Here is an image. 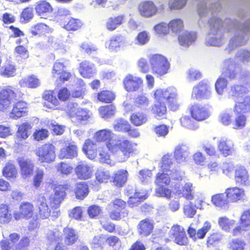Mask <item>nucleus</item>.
Returning a JSON list of instances; mask_svg holds the SVG:
<instances>
[{
    "instance_id": "obj_1",
    "label": "nucleus",
    "mask_w": 250,
    "mask_h": 250,
    "mask_svg": "<svg viewBox=\"0 0 250 250\" xmlns=\"http://www.w3.org/2000/svg\"><path fill=\"white\" fill-rule=\"evenodd\" d=\"M114 133L108 129H101L95 134L97 142H104L108 150L120 161L124 162L136 151L137 144L127 138L113 139Z\"/></svg>"
},
{
    "instance_id": "obj_2",
    "label": "nucleus",
    "mask_w": 250,
    "mask_h": 250,
    "mask_svg": "<svg viewBox=\"0 0 250 250\" xmlns=\"http://www.w3.org/2000/svg\"><path fill=\"white\" fill-rule=\"evenodd\" d=\"M153 98L155 102L151 106L150 111L157 120L167 118V110L164 101L167 102L169 109L172 111H176L180 108L179 98L177 92L173 89H157L153 92Z\"/></svg>"
},
{
    "instance_id": "obj_3",
    "label": "nucleus",
    "mask_w": 250,
    "mask_h": 250,
    "mask_svg": "<svg viewBox=\"0 0 250 250\" xmlns=\"http://www.w3.org/2000/svg\"><path fill=\"white\" fill-rule=\"evenodd\" d=\"M68 184L55 185L54 188V193L51 194L48 198V205L44 196H42L38 198V216L41 219H45L49 217L57 218L60 211L59 208L61 204L65 198L66 191L69 188Z\"/></svg>"
},
{
    "instance_id": "obj_4",
    "label": "nucleus",
    "mask_w": 250,
    "mask_h": 250,
    "mask_svg": "<svg viewBox=\"0 0 250 250\" xmlns=\"http://www.w3.org/2000/svg\"><path fill=\"white\" fill-rule=\"evenodd\" d=\"M172 157L171 154H166L162 158L160 171L157 173L155 183L159 187L167 186L170 183V178L177 181L183 179V175L180 170L171 169L172 165Z\"/></svg>"
},
{
    "instance_id": "obj_5",
    "label": "nucleus",
    "mask_w": 250,
    "mask_h": 250,
    "mask_svg": "<svg viewBox=\"0 0 250 250\" xmlns=\"http://www.w3.org/2000/svg\"><path fill=\"white\" fill-rule=\"evenodd\" d=\"M24 94L19 89L11 86L4 87L0 90V111L9 108L13 101L22 98Z\"/></svg>"
},
{
    "instance_id": "obj_6",
    "label": "nucleus",
    "mask_w": 250,
    "mask_h": 250,
    "mask_svg": "<svg viewBox=\"0 0 250 250\" xmlns=\"http://www.w3.org/2000/svg\"><path fill=\"white\" fill-rule=\"evenodd\" d=\"M234 112L238 114L235 118L233 128L240 129L246 125L247 118L244 113H250V96H246L242 102H237L234 107Z\"/></svg>"
},
{
    "instance_id": "obj_7",
    "label": "nucleus",
    "mask_w": 250,
    "mask_h": 250,
    "mask_svg": "<svg viewBox=\"0 0 250 250\" xmlns=\"http://www.w3.org/2000/svg\"><path fill=\"white\" fill-rule=\"evenodd\" d=\"M56 147L52 143H46L36 149L35 154L40 163L50 164L56 159Z\"/></svg>"
},
{
    "instance_id": "obj_8",
    "label": "nucleus",
    "mask_w": 250,
    "mask_h": 250,
    "mask_svg": "<svg viewBox=\"0 0 250 250\" xmlns=\"http://www.w3.org/2000/svg\"><path fill=\"white\" fill-rule=\"evenodd\" d=\"M149 61L154 74L162 76L167 73L170 64L164 56L159 54H153L149 57Z\"/></svg>"
},
{
    "instance_id": "obj_9",
    "label": "nucleus",
    "mask_w": 250,
    "mask_h": 250,
    "mask_svg": "<svg viewBox=\"0 0 250 250\" xmlns=\"http://www.w3.org/2000/svg\"><path fill=\"white\" fill-rule=\"evenodd\" d=\"M113 209L109 212L111 220L119 221L128 215L125 201L120 198H116L111 202Z\"/></svg>"
},
{
    "instance_id": "obj_10",
    "label": "nucleus",
    "mask_w": 250,
    "mask_h": 250,
    "mask_svg": "<svg viewBox=\"0 0 250 250\" xmlns=\"http://www.w3.org/2000/svg\"><path fill=\"white\" fill-rule=\"evenodd\" d=\"M62 12L60 20L64 29L68 31H76L82 28L83 22L80 19L70 17L71 14L68 10H64Z\"/></svg>"
},
{
    "instance_id": "obj_11",
    "label": "nucleus",
    "mask_w": 250,
    "mask_h": 250,
    "mask_svg": "<svg viewBox=\"0 0 250 250\" xmlns=\"http://www.w3.org/2000/svg\"><path fill=\"white\" fill-rule=\"evenodd\" d=\"M170 237L175 243L180 246H187L189 242L185 229L178 224H174L170 230Z\"/></svg>"
},
{
    "instance_id": "obj_12",
    "label": "nucleus",
    "mask_w": 250,
    "mask_h": 250,
    "mask_svg": "<svg viewBox=\"0 0 250 250\" xmlns=\"http://www.w3.org/2000/svg\"><path fill=\"white\" fill-rule=\"evenodd\" d=\"M37 217L35 212L34 205L29 202H23L19 206V211H15L13 217L16 220H19L22 218L29 220Z\"/></svg>"
},
{
    "instance_id": "obj_13",
    "label": "nucleus",
    "mask_w": 250,
    "mask_h": 250,
    "mask_svg": "<svg viewBox=\"0 0 250 250\" xmlns=\"http://www.w3.org/2000/svg\"><path fill=\"white\" fill-rule=\"evenodd\" d=\"M210 93V85L205 80H202L194 86L191 98L196 100L208 99Z\"/></svg>"
},
{
    "instance_id": "obj_14",
    "label": "nucleus",
    "mask_w": 250,
    "mask_h": 250,
    "mask_svg": "<svg viewBox=\"0 0 250 250\" xmlns=\"http://www.w3.org/2000/svg\"><path fill=\"white\" fill-rule=\"evenodd\" d=\"M188 110L191 117L197 121L205 120L210 116L208 109L199 103L192 104Z\"/></svg>"
},
{
    "instance_id": "obj_15",
    "label": "nucleus",
    "mask_w": 250,
    "mask_h": 250,
    "mask_svg": "<svg viewBox=\"0 0 250 250\" xmlns=\"http://www.w3.org/2000/svg\"><path fill=\"white\" fill-rule=\"evenodd\" d=\"M17 162L20 167V175L24 179L31 177L34 171L35 164L33 162L24 157H19Z\"/></svg>"
},
{
    "instance_id": "obj_16",
    "label": "nucleus",
    "mask_w": 250,
    "mask_h": 250,
    "mask_svg": "<svg viewBox=\"0 0 250 250\" xmlns=\"http://www.w3.org/2000/svg\"><path fill=\"white\" fill-rule=\"evenodd\" d=\"M123 83L124 88L127 92H134L143 86L144 81L141 77L128 74L125 76Z\"/></svg>"
},
{
    "instance_id": "obj_17",
    "label": "nucleus",
    "mask_w": 250,
    "mask_h": 250,
    "mask_svg": "<svg viewBox=\"0 0 250 250\" xmlns=\"http://www.w3.org/2000/svg\"><path fill=\"white\" fill-rule=\"evenodd\" d=\"M154 228V221L149 218H146L139 221L137 226V229L140 236L147 237L153 232Z\"/></svg>"
},
{
    "instance_id": "obj_18",
    "label": "nucleus",
    "mask_w": 250,
    "mask_h": 250,
    "mask_svg": "<svg viewBox=\"0 0 250 250\" xmlns=\"http://www.w3.org/2000/svg\"><path fill=\"white\" fill-rule=\"evenodd\" d=\"M28 113V104L22 100H19L13 104L10 112V116L13 119H18Z\"/></svg>"
},
{
    "instance_id": "obj_19",
    "label": "nucleus",
    "mask_w": 250,
    "mask_h": 250,
    "mask_svg": "<svg viewBox=\"0 0 250 250\" xmlns=\"http://www.w3.org/2000/svg\"><path fill=\"white\" fill-rule=\"evenodd\" d=\"M211 223L208 221L205 222L201 228L196 231V229L188 227L187 232L189 236L194 241L197 239H202L205 238L207 232L211 229Z\"/></svg>"
},
{
    "instance_id": "obj_20",
    "label": "nucleus",
    "mask_w": 250,
    "mask_h": 250,
    "mask_svg": "<svg viewBox=\"0 0 250 250\" xmlns=\"http://www.w3.org/2000/svg\"><path fill=\"white\" fill-rule=\"evenodd\" d=\"M235 182L239 186H247L249 183V174L246 168L242 166H237L234 170Z\"/></svg>"
},
{
    "instance_id": "obj_21",
    "label": "nucleus",
    "mask_w": 250,
    "mask_h": 250,
    "mask_svg": "<svg viewBox=\"0 0 250 250\" xmlns=\"http://www.w3.org/2000/svg\"><path fill=\"white\" fill-rule=\"evenodd\" d=\"M230 203H236L242 200L245 192L243 188L237 187H229L225 192Z\"/></svg>"
},
{
    "instance_id": "obj_22",
    "label": "nucleus",
    "mask_w": 250,
    "mask_h": 250,
    "mask_svg": "<svg viewBox=\"0 0 250 250\" xmlns=\"http://www.w3.org/2000/svg\"><path fill=\"white\" fill-rule=\"evenodd\" d=\"M75 174L80 180H87L92 175L91 167L86 163H79L75 168Z\"/></svg>"
},
{
    "instance_id": "obj_23",
    "label": "nucleus",
    "mask_w": 250,
    "mask_h": 250,
    "mask_svg": "<svg viewBox=\"0 0 250 250\" xmlns=\"http://www.w3.org/2000/svg\"><path fill=\"white\" fill-rule=\"evenodd\" d=\"M139 10L142 16L148 18L156 15L158 8L153 2L145 1L139 5Z\"/></svg>"
},
{
    "instance_id": "obj_24",
    "label": "nucleus",
    "mask_w": 250,
    "mask_h": 250,
    "mask_svg": "<svg viewBox=\"0 0 250 250\" xmlns=\"http://www.w3.org/2000/svg\"><path fill=\"white\" fill-rule=\"evenodd\" d=\"M128 173L126 169H120L113 173L111 182L118 188L123 187L127 182Z\"/></svg>"
},
{
    "instance_id": "obj_25",
    "label": "nucleus",
    "mask_w": 250,
    "mask_h": 250,
    "mask_svg": "<svg viewBox=\"0 0 250 250\" xmlns=\"http://www.w3.org/2000/svg\"><path fill=\"white\" fill-rule=\"evenodd\" d=\"M125 17L123 14L110 17L106 21L105 28L109 31H114L119 26L125 23Z\"/></svg>"
},
{
    "instance_id": "obj_26",
    "label": "nucleus",
    "mask_w": 250,
    "mask_h": 250,
    "mask_svg": "<svg viewBox=\"0 0 250 250\" xmlns=\"http://www.w3.org/2000/svg\"><path fill=\"white\" fill-rule=\"evenodd\" d=\"M78 155V148L76 145L69 144L67 146L61 148L59 151L58 157L60 159H72Z\"/></svg>"
},
{
    "instance_id": "obj_27",
    "label": "nucleus",
    "mask_w": 250,
    "mask_h": 250,
    "mask_svg": "<svg viewBox=\"0 0 250 250\" xmlns=\"http://www.w3.org/2000/svg\"><path fill=\"white\" fill-rule=\"evenodd\" d=\"M35 10L39 16H44L53 11L51 4L47 0H40L35 3Z\"/></svg>"
},
{
    "instance_id": "obj_28",
    "label": "nucleus",
    "mask_w": 250,
    "mask_h": 250,
    "mask_svg": "<svg viewBox=\"0 0 250 250\" xmlns=\"http://www.w3.org/2000/svg\"><path fill=\"white\" fill-rule=\"evenodd\" d=\"M73 192L76 199L83 200L89 192V186L87 182H79L75 184Z\"/></svg>"
},
{
    "instance_id": "obj_29",
    "label": "nucleus",
    "mask_w": 250,
    "mask_h": 250,
    "mask_svg": "<svg viewBox=\"0 0 250 250\" xmlns=\"http://www.w3.org/2000/svg\"><path fill=\"white\" fill-rule=\"evenodd\" d=\"M63 240L67 246H72L75 244L79 238L76 230L71 227H66L63 229Z\"/></svg>"
},
{
    "instance_id": "obj_30",
    "label": "nucleus",
    "mask_w": 250,
    "mask_h": 250,
    "mask_svg": "<svg viewBox=\"0 0 250 250\" xmlns=\"http://www.w3.org/2000/svg\"><path fill=\"white\" fill-rule=\"evenodd\" d=\"M94 64L87 60L82 61L79 64V72L84 78H90L94 73Z\"/></svg>"
},
{
    "instance_id": "obj_31",
    "label": "nucleus",
    "mask_w": 250,
    "mask_h": 250,
    "mask_svg": "<svg viewBox=\"0 0 250 250\" xmlns=\"http://www.w3.org/2000/svg\"><path fill=\"white\" fill-rule=\"evenodd\" d=\"M82 149L89 159L93 160L97 156V145L95 143L90 139L85 140Z\"/></svg>"
},
{
    "instance_id": "obj_32",
    "label": "nucleus",
    "mask_w": 250,
    "mask_h": 250,
    "mask_svg": "<svg viewBox=\"0 0 250 250\" xmlns=\"http://www.w3.org/2000/svg\"><path fill=\"white\" fill-rule=\"evenodd\" d=\"M20 85L23 87L36 88L40 85L39 79L35 75H31L21 79L19 82Z\"/></svg>"
},
{
    "instance_id": "obj_33",
    "label": "nucleus",
    "mask_w": 250,
    "mask_h": 250,
    "mask_svg": "<svg viewBox=\"0 0 250 250\" xmlns=\"http://www.w3.org/2000/svg\"><path fill=\"white\" fill-rule=\"evenodd\" d=\"M225 67L222 74L224 77L230 80L234 79L237 76L236 68L237 64L231 59H229L225 62Z\"/></svg>"
},
{
    "instance_id": "obj_34",
    "label": "nucleus",
    "mask_w": 250,
    "mask_h": 250,
    "mask_svg": "<svg viewBox=\"0 0 250 250\" xmlns=\"http://www.w3.org/2000/svg\"><path fill=\"white\" fill-rule=\"evenodd\" d=\"M2 174L7 179H15L18 175V169L13 162H7L2 169Z\"/></svg>"
},
{
    "instance_id": "obj_35",
    "label": "nucleus",
    "mask_w": 250,
    "mask_h": 250,
    "mask_svg": "<svg viewBox=\"0 0 250 250\" xmlns=\"http://www.w3.org/2000/svg\"><path fill=\"white\" fill-rule=\"evenodd\" d=\"M9 239H3L0 242L1 250H11L13 246L19 240L20 235L16 232L11 233L9 234Z\"/></svg>"
},
{
    "instance_id": "obj_36",
    "label": "nucleus",
    "mask_w": 250,
    "mask_h": 250,
    "mask_svg": "<svg viewBox=\"0 0 250 250\" xmlns=\"http://www.w3.org/2000/svg\"><path fill=\"white\" fill-rule=\"evenodd\" d=\"M42 98L45 101L43 104L44 106L48 108H54L60 104L58 98L56 97L53 91H48L45 92L43 94Z\"/></svg>"
},
{
    "instance_id": "obj_37",
    "label": "nucleus",
    "mask_w": 250,
    "mask_h": 250,
    "mask_svg": "<svg viewBox=\"0 0 250 250\" xmlns=\"http://www.w3.org/2000/svg\"><path fill=\"white\" fill-rule=\"evenodd\" d=\"M49 27L43 23H38L31 26L30 33L32 36L40 37L50 32Z\"/></svg>"
},
{
    "instance_id": "obj_38",
    "label": "nucleus",
    "mask_w": 250,
    "mask_h": 250,
    "mask_svg": "<svg viewBox=\"0 0 250 250\" xmlns=\"http://www.w3.org/2000/svg\"><path fill=\"white\" fill-rule=\"evenodd\" d=\"M218 148L224 156L231 155L234 151L233 145L226 138H221L218 144Z\"/></svg>"
},
{
    "instance_id": "obj_39",
    "label": "nucleus",
    "mask_w": 250,
    "mask_h": 250,
    "mask_svg": "<svg viewBox=\"0 0 250 250\" xmlns=\"http://www.w3.org/2000/svg\"><path fill=\"white\" fill-rule=\"evenodd\" d=\"M32 129L31 124L28 122H25L20 125L17 131L16 139L18 141H21L26 139L29 136V131Z\"/></svg>"
},
{
    "instance_id": "obj_40",
    "label": "nucleus",
    "mask_w": 250,
    "mask_h": 250,
    "mask_svg": "<svg viewBox=\"0 0 250 250\" xmlns=\"http://www.w3.org/2000/svg\"><path fill=\"white\" fill-rule=\"evenodd\" d=\"M70 117L74 118L77 122L82 123L88 120L90 117V114L87 109L79 108L71 112Z\"/></svg>"
},
{
    "instance_id": "obj_41",
    "label": "nucleus",
    "mask_w": 250,
    "mask_h": 250,
    "mask_svg": "<svg viewBox=\"0 0 250 250\" xmlns=\"http://www.w3.org/2000/svg\"><path fill=\"white\" fill-rule=\"evenodd\" d=\"M248 89L243 85L235 84L230 87L228 92L229 96L231 97L235 101L238 100L241 95L248 92Z\"/></svg>"
},
{
    "instance_id": "obj_42",
    "label": "nucleus",
    "mask_w": 250,
    "mask_h": 250,
    "mask_svg": "<svg viewBox=\"0 0 250 250\" xmlns=\"http://www.w3.org/2000/svg\"><path fill=\"white\" fill-rule=\"evenodd\" d=\"M12 218L9 205L0 204V224H4L10 222Z\"/></svg>"
},
{
    "instance_id": "obj_43",
    "label": "nucleus",
    "mask_w": 250,
    "mask_h": 250,
    "mask_svg": "<svg viewBox=\"0 0 250 250\" xmlns=\"http://www.w3.org/2000/svg\"><path fill=\"white\" fill-rule=\"evenodd\" d=\"M97 99L103 103L110 104L115 100V95L112 91L103 90L97 94Z\"/></svg>"
},
{
    "instance_id": "obj_44",
    "label": "nucleus",
    "mask_w": 250,
    "mask_h": 250,
    "mask_svg": "<svg viewBox=\"0 0 250 250\" xmlns=\"http://www.w3.org/2000/svg\"><path fill=\"white\" fill-rule=\"evenodd\" d=\"M129 121L134 126H139L147 122V117L143 112H134L130 115Z\"/></svg>"
},
{
    "instance_id": "obj_45",
    "label": "nucleus",
    "mask_w": 250,
    "mask_h": 250,
    "mask_svg": "<svg viewBox=\"0 0 250 250\" xmlns=\"http://www.w3.org/2000/svg\"><path fill=\"white\" fill-rule=\"evenodd\" d=\"M187 147L186 146L179 145L175 147L174 151L175 159L179 163L186 161L188 156Z\"/></svg>"
},
{
    "instance_id": "obj_46",
    "label": "nucleus",
    "mask_w": 250,
    "mask_h": 250,
    "mask_svg": "<svg viewBox=\"0 0 250 250\" xmlns=\"http://www.w3.org/2000/svg\"><path fill=\"white\" fill-rule=\"evenodd\" d=\"M98 111L101 117L108 119L115 115L116 107L113 104L102 105L99 107Z\"/></svg>"
},
{
    "instance_id": "obj_47",
    "label": "nucleus",
    "mask_w": 250,
    "mask_h": 250,
    "mask_svg": "<svg viewBox=\"0 0 250 250\" xmlns=\"http://www.w3.org/2000/svg\"><path fill=\"white\" fill-rule=\"evenodd\" d=\"M211 201L213 205L219 207L228 206L229 202L225 193H217L213 195L211 197Z\"/></svg>"
},
{
    "instance_id": "obj_48",
    "label": "nucleus",
    "mask_w": 250,
    "mask_h": 250,
    "mask_svg": "<svg viewBox=\"0 0 250 250\" xmlns=\"http://www.w3.org/2000/svg\"><path fill=\"white\" fill-rule=\"evenodd\" d=\"M181 125L188 129L194 130L198 128V126L193 119L188 115L182 116L179 119Z\"/></svg>"
},
{
    "instance_id": "obj_49",
    "label": "nucleus",
    "mask_w": 250,
    "mask_h": 250,
    "mask_svg": "<svg viewBox=\"0 0 250 250\" xmlns=\"http://www.w3.org/2000/svg\"><path fill=\"white\" fill-rule=\"evenodd\" d=\"M196 38L194 34L186 31L179 36L178 40L180 45L187 46L194 42Z\"/></svg>"
},
{
    "instance_id": "obj_50",
    "label": "nucleus",
    "mask_w": 250,
    "mask_h": 250,
    "mask_svg": "<svg viewBox=\"0 0 250 250\" xmlns=\"http://www.w3.org/2000/svg\"><path fill=\"white\" fill-rule=\"evenodd\" d=\"M57 171L62 175H68L73 170V167L70 164L65 162H61L56 167Z\"/></svg>"
},
{
    "instance_id": "obj_51",
    "label": "nucleus",
    "mask_w": 250,
    "mask_h": 250,
    "mask_svg": "<svg viewBox=\"0 0 250 250\" xmlns=\"http://www.w3.org/2000/svg\"><path fill=\"white\" fill-rule=\"evenodd\" d=\"M146 198L147 196L146 195H140V193L136 192L132 196L129 198L127 203L130 207L134 208L138 206Z\"/></svg>"
},
{
    "instance_id": "obj_52",
    "label": "nucleus",
    "mask_w": 250,
    "mask_h": 250,
    "mask_svg": "<svg viewBox=\"0 0 250 250\" xmlns=\"http://www.w3.org/2000/svg\"><path fill=\"white\" fill-rule=\"evenodd\" d=\"M44 171L43 169L38 167L36 169L35 174L33 178L32 185L36 188L40 187L43 182Z\"/></svg>"
},
{
    "instance_id": "obj_53",
    "label": "nucleus",
    "mask_w": 250,
    "mask_h": 250,
    "mask_svg": "<svg viewBox=\"0 0 250 250\" xmlns=\"http://www.w3.org/2000/svg\"><path fill=\"white\" fill-rule=\"evenodd\" d=\"M129 123L127 120L121 118L116 121L113 127L116 132H125L129 128Z\"/></svg>"
},
{
    "instance_id": "obj_54",
    "label": "nucleus",
    "mask_w": 250,
    "mask_h": 250,
    "mask_svg": "<svg viewBox=\"0 0 250 250\" xmlns=\"http://www.w3.org/2000/svg\"><path fill=\"white\" fill-rule=\"evenodd\" d=\"M80 48L81 52L89 56L94 54L97 52L98 50L97 46L95 44L91 42L89 43L87 42H83L81 44Z\"/></svg>"
},
{
    "instance_id": "obj_55",
    "label": "nucleus",
    "mask_w": 250,
    "mask_h": 250,
    "mask_svg": "<svg viewBox=\"0 0 250 250\" xmlns=\"http://www.w3.org/2000/svg\"><path fill=\"white\" fill-rule=\"evenodd\" d=\"M111 177L110 172L108 170H97L95 173L96 181L98 183H107Z\"/></svg>"
},
{
    "instance_id": "obj_56",
    "label": "nucleus",
    "mask_w": 250,
    "mask_h": 250,
    "mask_svg": "<svg viewBox=\"0 0 250 250\" xmlns=\"http://www.w3.org/2000/svg\"><path fill=\"white\" fill-rule=\"evenodd\" d=\"M16 56L21 60H25L29 57V53L27 47L23 45L17 46L14 49Z\"/></svg>"
},
{
    "instance_id": "obj_57",
    "label": "nucleus",
    "mask_w": 250,
    "mask_h": 250,
    "mask_svg": "<svg viewBox=\"0 0 250 250\" xmlns=\"http://www.w3.org/2000/svg\"><path fill=\"white\" fill-rule=\"evenodd\" d=\"M16 66L11 63L4 65L1 70L0 74L6 77H13L16 75Z\"/></svg>"
},
{
    "instance_id": "obj_58",
    "label": "nucleus",
    "mask_w": 250,
    "mask_h": 250,
    "mask_svg": "<svg viewBox=\"0 0 250 250\" xmlns=\"http://www.w3.org/2000/svg\"><path fill=\"white\" fill-rule=\"evenodd\" d=\"M149 101L145 95H139L135 99L134 105L136 107L140 109H146L148 106Z\"/></svg>"
},
{
    "instance_id": "obj_59",
    "label": "nucleus",
    "mask_w": 250,
    "mask_h": 250,
    "mask_svg": "<svg viewBox=\"0 0 250 250\" xmlns=\"http://www.w3.org/2000/svg\"><path fill=\"white\" fill-rule=\"evenodd\" d=\"M168 27L173 32H179L184 28L183 21L181 19H174L168 23Z\"/></svg>"
},
{
    "instance_id": "obj_60",
    "label": "nucleus",
    "mask_w": 250,
    "mask_h": 250,
    "mask_svg": "<svg viewBox=\"0 0 250 250\" xmlns=\"http://www.w3.org/2000/svg\"><path fill=\"white\" fill-rule=\"evenodd\" d=\"M218 224L223 229L229 231L235 225V221L233 220H229L226 217H223L219 219Z\"/></svg>"
},
{
    "instance_id": "obj_61",
    "label": "nucleus",
    "mask_w": 250,
    "mask_h": 250,
    "mask_svg": "<svg viewBox=\"0 0 250 250\" xmlns=\"http://www.w3.org/2000/svg\"><path fill=\"white\" fill-rule=\"evenodd\" d=\"M18 241L16 245L15 250H26L30 246V240L27 236H22Z\"/></svg>"
},
{
    "instance_id": "obj_62",
    "label": "nucleus",
    "mask_w": 250,
    "mask_h": 250,
    "mask_svg": "<svg viewBox=\"0 0 250 250\" xmlns=\"http://www.w3.org/2000/svg\"><path fill=\"white\" fill-rule=\"evenodd\" d=\"M239 224H242V226L246 227L247 229L250 227V209H247L242 212L239 220Z\"/></svg>"
},
{
    "instance_id": "obj_63",
    "label": "nucleus",
    "mask_w": 250,
    "mask_h": 250,
    "mask_svg": "<svg viewBox=\"0 0 250 250\" xmlns=\"http://www.w3.org/2000/svg\"><path fill=\"white\" fill-rule=\"evenodd\" d=\"M48 136V130L44 128L36 129L33 134L34 139L38 142L46 139Z\"/></svg>"
},
{
    "instance_id": "obj_64",
    "label": "nucleus",
    "mask_w": 250,
    "mask_h": 250,
    "mask_svg": "<svg viewBox=\"0 0 250 250\" xmlns=\"http://www.w3.org/2000/svg\"><path fill=\"white\" fill-rule=\"evenodd\" d=\"M246 244L240 239H232L229 243V248L230 250H244Z\"/></svg>"
}]
</instances>
